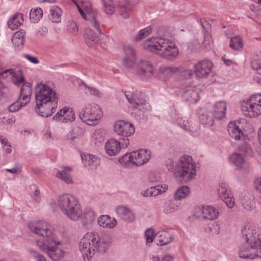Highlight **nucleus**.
Returning a JSON list of instances; mask_svg holds the SVG:
<instances>
[{
    "label": "nucleus",
    "instance_id": "6ab92c4d",
    "mask_svg": "<svg viewBox=\"0 0 261 261\" xmlns=\"http://www.w3.org/2000/svg\"><path fill=\"white\" fill-rule=\"evenodd\" d=\"M84 40L86 44L89 47H96V46L99 43L100 46L103 47L101 39L99 40L91 29L86 30Z\"/></svg>",
    "mask_w": 261,
    "mask_h": 261
},
{
    "label": "nucleus",
    "instance_id": "f3484780",
    "mask_svg": "<svg viewBox=\"0 0 261 261\" xmlns=\"http://www.w3.org/2000/svg\"><path fill=\"white\" fill-rule=\"evenodd\" d=\"M213 63L209 60H204L199 62L195 66V73L199 77L203 78L209 75L213 68Z\"/></svg>",
    "mask_w": 261,
    "mask_h": 261
},
{
    "label": "nucleus",
    "instance_id": "09e8293b",
    "mask_svg": "<svg viewBox=\"0 0 261 261\" xmlns=\"http://www.w3.org/2000/svg\"><path fill=\"white\" fill-rule=\"evenodd\" d=\"M178 125L182 128L183 129L186 131L194 132L193 127L191 126V124L187 120L182 117H178L176 120Z\"/></svg>",
    "mask_w": 261,
    "mask_h": 261
},
{
    "label": "nucleus",
    "instance_id": "b1692460",
    "mask_svg": "<svg viewBox=\"0 0 261 261\" xmlns=\"http://www.w3.org/2000/svg\"><path fill=\"white\" fill-rule=\"evenodd\" d=\"M226 103L224 101L216 102L214 105L213 115L217 119H221L226 115Z\"/></svg>",
    "mask_w": 261,
    "mask_h": 261
},
{
    "label": "nucleus",
    "instance_id": "c756f323",
    "mask_svg": "<svg viewBox=\"0 0 261 261\" xmlns=\"http://www.w3.org/2000/svg\"><path fill=\"white\" fill-rule=\"evenodd\" d=\"M114 218L107 215H101L97 219L98 224L102 227L111 229L114 227Z\"/></svg>",
    "mask_w": 261,
    "mask_h": 261
},
{
    "label": "nucleus",
    "instance_id": "9b49d317",
    "mask_svg": "<svg viewBox=\"0 0 261 261\" xmlns=\"http://www.w3.org/2000/svg\"><path fill=\"white\" fill-rule=\"evenodd\" d=\"M102 116V112L100 107L95 103L86 105L79 114L81 120L91 126L97 124Z\"/></svg>",
    "mask_w": 261,
    "mask_h": 261
},
{
    "label": "nucleus",
    "instance_id": "4468645a",
    "mask_svg": "<svg viewBox=\"0 0 261 261\" xmlns=\"http://www.w3.org/2000/svg\"><path fill=\"white\" fill-rule=\"evenodd\" d=\"M125 95L127 99L128 102L133 107L134 113L143 112L145 110H150V107L148 103L142 98L138 96L136 93H125Z\"/></svg>",
    "mask_w": 261,
    "mask_h": 261
},
{
    "label": "nucleus",
    "instance_id": "473e14b6",
    "mask_svg": "<svg viewBox=\"0 0 261 261\" xmlns=\"http://www.w3.org/2000/svg\"><path fill=\"white\" fill-rule=\"evenodd\" d=\"M57 99L52 104L48 105L47 107H44V108L40 110H36L38 114L42 117H48L55 112V108L57 107Z\"/></svg>",
    "mask_w": 261,
    "mask_h": 261
},
{
    "label": "nucleus",
    "instance_id": "49530a36",
    "mask_svg": "<svg viewBox=\"0 0 261 261\" xmlns=\"http://www.w3.org/2000/svg\"><path fill=\"white\" fill-rule=\"evenodd\" d=\"M43 15V11L40 8H37L34 10H31L30 13V19L34 23L37 22Z\"/></svg>",
    "mask_w": 261,
    "mask_h": 261
},
{
    "label": "nucleus",
    "instance_id": "4be33fe9",
    "mask_svg": "<svg viewBox=\"0 0 261 261\" xmlns=\"http://www.w3.org/2000/svg\"><path fill=\"white\" fill-rule=\"evenodd\" d=\"M182 98L186 101L194 103L199 100V96L198 91L195 87H188L185 89L182 94Z\"/></svg>",
    "mask_w": 261,
    "mask_h": 261
},
{
    "label": "nucleus",
    "instance_id": "79ce46f5",
    "mask_svg": "<svg viewBox=\"0 0 261 261\" xmlns=\"http://www.w3.org/2000/svg\"><path fill=\"white\" fill-rule=\"evenodd\" d=\"M129 144V139L125 137H121L115 139V155L119 153L121 149H125Z\"/></svg>",
    "mask_w": 261,
    "mask_h": 261
},
{
    "label": "nucleus",
    "instance_id": "5fc2aeb1",
    "mask_svg": "<svg viewBox=\"0 0 261 261\" xmlns=\"http://www.w3.org/2000/svg\"><path fill=\"white\" fill-rule=\"evenodd\" d=\"M251 66L253 69L258 71L261 68V58L257 55L254 56L251 61Z\"/></svg>",
    "mask_w": 261,
    "mask_h": 261
},
{
    "label": "nucleus",
    "instance_id": "72a5a7b5",
    "mask_svg": "<svg viewBox=\"0 0 261 261\" xmlns=\"http://www.w3.org/2000/svg\"><path fill=\"white\" fill-rule=\"evenodd\" d=\"M106 131L102 129H97L92 136V141L95 145L99 146L105 139Z\"/></svg>",
    "mask_w": 261,
    "mask_h": 261
},
{
    "label": "nucleus",
    "instance_id": "39448f33",
    "mask_svg": "<svg viewBox=\"0 0 261 261\" xmlns=\"http://www.w3.org/2000/svg\"><path fill=\"white\" fill-rule=\"evenodd\" d=\"M142 47L166 59L174 58L178 54V50L175 43L162 37L148 39L143 43Z\"/></svg>",
    "mask_w": 261,
    "mask_h": 261
},
{
    "label": "nucleus",
    "instance_id": "4d7b16f0",
    "mask_svg": "<svg viewBox=\"0 0 261 261\" xmlns=\"http://www.w3.org/2000/svg\"><path fill=\"white\" fill-rule=\"evenodd\" d=\"M145 236L147 243H152L153 238L156 237L154 235V230L151 228H148L146 230L145 232Z\"/></svg>",
    "mask_w": 261,
    "mask_h": 261
},
{
    "label": "nucleus",
    "instance_id": "2eb2a0df",
    "mask_svg": "<svg viewBox=\"0 0 261 261\" xmlns=\"http://www.w3.org/2000/svg\"><path fill=\"white\" fill-rule=\"evenodd\" d=\"M135 128L134 125L124 120H119L115 122V133L123 137L127 138L134 134Z\"/></svg>",
    "mask_w": 261,
    "mask_h": 261
},
{
    "label": "nucleus",
    "instance_id": "5701e85b",
    "mask_svg": "<svg viewBox=\"0 0 261 261\" xmlns=\"http://www.w3.org/2000/svg\"><path fill=\"white\" fill-rule=\"evenodd\" d=\"M25 34L23 30L20 29L13 35L11 41L16 50H20L23 48L25 42Z\"/></svg>",
    "mask_w": 261,
    "mask_h": 261
},
{
    "label": "nucleus",
    "instance_id": "2f4dec72",
    "mask_svg": "<svg viewBox=\"0 0 261 261\" xmlns=\"http://www.w3.org/2000/svg\"><path fill=\"white\" fill-rule=\"evenodd\" d=\"M155 236L158 238L161 245L167 244L172 240V234L165 230L158 231L155 233Z\"/></svg>",
    "mask_w": 261,
    "mask_h": 261
},
{
    "label": "nucleus",
    "instance_id": "f03ea898",
    "mask_svg": "<svg viewBox=\"0 0 261 261\" xmlns=\"http://www.w3.org/2000/svg\"><path fill=\"white\" fill-rule=\"evenodd\" d=\"M112 243V238L109 234H106L101 237L96 232H90L81 239L79 247L84 261H90L95 254L106 253Z\"/></svg>",
    "mask_w": 261,
    "mask_h": 261
},
{
    "label": "nucleus",
    "instance_id": "ddd939ff",
    "mask_svg": "<svg viewBox=\"0 0 261 261\" xmlns=\"http://www.w3.org/2000/svg\"><path fill=\"white\" fill-rule=\"evenodd\" d=\"M155 68L151 63L146 60L139 61L136 68L137 74L143 80H148L154 75Z\"/></svg>",
    "mask_w": 261,
    "mask_h": 261
},
{
    "label": "nucleus",
    "instance_id": "0eeeda50",
    "mask_svg": "<svg viewBox=\"0 0 261 261\" xmlns=\"http://www.w3.org/2000/svg\"><path fill=\"white\" fill-rule=\"evenodd\" d=\"M173 174L179 180L185 182L195 179L197 167L192 158L187 155L181 156L176 163Z\"/></svg>",
    "mask_w": 261,
    "mask_h": 261
},
{
    "label": "nucleus",
    "instance_id": "20e7f679",
    "mask_svg": "<svg viewBox=\"0 0 261 261\" xmlns=\"http://www.w3.org/2000/svg\"><path fill=\"white\" fill-rule=\"evenodd\" d=\"M242 233L246 243L240 248V257L249 259L261 258V239L258 236L256 237V229L253 226H245Z\"/></svg>",
    "mask_w": 261,
    "mask_h": 261
},
{
    "label": "nucleus",
    "instance_id": "69168bd1",
    "mask_svg": "<svg viewBox=\"0 0 261 261\" xmlns=\"http://www.w3.org/2000/svg\"><path fill=\"white\" fill-rule=\"evenodd\" d=\"M254 187L258 192L261 193V178H257L255 180Z\"/></svg>",
    "mask_w": 261,
    "mask_h": 261
},
{
    "label": "nucleus",
    "instance_id": "603ef678",
    "mask_svg": "<svg viewBox=\"0 0 261 261\" xmlns=\"http://www.w3.org/2000/svg\"><path fill=\"white\" fill-rule=\"evenodd\" d=\"M22 100L19 99L18 101H16L12 103L8 107V110L10 112H15L18 111L21 107L26 106L28 102H23Z\"/></svg>",
    "mask_w": 261,
    "mask_h": 261
},
{
    "label": "nucleus",
    "instance_id": "9d476101",
    "mask_svg": "<svg viewBox=\"0 0 261 261\" xmlns=\"http://www.w3.org/2000/svg\"><path fill=\"white\" fill-rule=\"evenodd\" d=\"M35 91L37 110L47 107L57 99L55 91L46 85L37 84L35 88Z\"/></svg>",
    "mask_w": 261,
    "mask_h": 261
},
{
    "label": "nucleus",
    "instance_id": "ea45409f",
    "mask_svg": "<svg viewBox=\"0 0 261 261\" xmlns=\"http://www.w3.org/2000/svg\"><path fill=\"white\" fill-rule=\"evenodd\" d=\"M80 90L83 91L87 95L100 96L99 91L96 88L87 86L85 83L79 84Z\"/></svg>",
    "mask_w": 261,
    "mask_h": 261
},
{
    "label": "nucleus",
    "instance_id": "cd10ccee",
    "mask_svg": "<svg viewBox=\"0 0 261 261\" xmlns=\"http://www.w3.org/2000/svg\"><path fill=\"white\" fill-rule=\"evenodd\" d=\"M82 159L85 166H89L91 169H95L100 164V160L92 154L82 155Z\"/></svg>",
    "mask_w": 261,
    "mask_h": 261
},
{
    "label": "nucleus",
    "instance_id": "e433bc0d",
    "mask_svg": "<svg viewBox=\"0 0 261 261\" xmlns=\"http://www.w3.org/2000/svg\"><path fill=\"white\" fill-rule=\"evenodd\" d=\"M180 203L174 199L170 200L164 205V212L165 214H170L178 210Z\"/></svg>",
    "mask_w": 261,
    "mask_h": 261
},
{
    "label": "nucleus",
    "instance_id": "8fccbe9b",
    "mask_svg": "<svg viewBox=\"0 0 261 261\" xmlns=\"http://www.w3.org/2000/svg\"><path fill=\"white\" fill-rule=\"evenodd\" d=\"M83 133L82 128L75 126L73 127L72 130L67 134V138L68 139L73 141L75 138H77Z\"/></svg>",
    "mask_w": 261,
    "mask_h": 261
},
{
    "label": "nucleus",
    "instance_id": "3c124183",
    "mask_svg": "<svg viewBox=\"0 0 261 261\" xmlns=\"http://www.w3.org/2000/svg\"><path fill=\"white\" fill-rule=\"evenodd\" d=\"M105 150L106 153L109 156H113L114 155V139H110L107 141Z\"/></svg>",
    "mask_w": 261,
    "mask_h": 261
},
{
    "label": "nucleus",
    "instance_id": "a18cd8bd",
    "mask_svg": "<svg viewBox=\"0 0 261 261\" xmlns=\"http://www.w3.org/2000/svg\"><path fill=\"white\" fill-rule=\"evenodd\" d=\"M151 32V29L150 28H146L140 30L138 33L132 37V40L134 42H138L148 36Z\"/></svg>",
    "mask_w": 261,
    "mask_h": 261
},
{
    "label": "nucleus",
    "instance_id": "bf43d9fd",
    "mask_svg": "<svg viewBox=\"0 0 261 261\" xmlns=\"http://www.w3.org/2000/svg\"><path fill=\"white\" fill-rule=\"evenodd\" d=\"M68 29L70 31L73 35H76L78 33V28L77 24L75 21H72L68 22Z\"/></svg>",
    "mask_w": 261,
    "mask_h": 261
},
{
    "label": "nucleus",
    "instance_id": "412c9836",
    "mask_svg": "<svg viewBox=\"0 0 261 261\" xmlns=\"http://www.w3.org/2000/svg\"><path fill=\"white\" fill-rule=\"evenodd\" d=\"M116 211L118 217L125 221L132 222L135 219V214L127 207L119 206L117 207Z\"/></svg>",
    "mask_w": 261,
    "mask_h": 261
},
{
    "label": "nucleus",
    "instance_id": "a878e982",
    "mask_svg": "<svg viewBox=\"0 0 261 261\" xmlns=\"http://www.w3.org/2000/svg\"><path fill=\"white\" fill-rule=\"evenodd\" d=\"M203 219L214 220L218 218L219 213L215 208L210 206H203L201 210Z\"/></svg>",
    "mask_w": 261,
    "mask_h": 261
},
{
    "label": "nucleus",
    "instance_id": "0e129e2a",
    "mask_svg": "<svg viewBox=\"0 0 261 261\" xmlns=\"http://www.w3.org/2000/svg\"><path fill=\"white\" fill-rule=\"evenodd\" d=\"M241 149L245 152L246 155H249L252 153L251 148L248 144H245Z\"/></svg>",
    "mask_w": 261,
    "mask_h": 261
},
{
    "label": "nucleus",
    "instance_id": "c85d7f7f",
    "mask_svg": "<svg viewBox=\"0 0 261 261\" xmlns=\"http://www.w3.org/2000/svg\"><path fill=\"white\" fill-rule=\"evenodd\" d=\"M230 162L239 169L245 168L247 166V164L243 156L239 153H233L230 158Z\"/></svg>",
    "mask_w": 261,
    "mask_h": 261
},
{
    "label": "nucleus",
    "instance_id": "13d9d810",
    "mask_svg": "<svg viewBox=\"0 0 261 261\" xmlns=\"http://www.w3.org/2000/svg\"><path fill=\"white\" fill-rule=\"evenodd\" d=\"M68 110V108L66 107L61 109L53 117V119L61 121L62 122V120H63V117L65 116V115L66 114Z\"/></svg>",
    "mask_w": 261,
    "mask_h": 261
},
{
    "label": "nucleus",
    "instance_id": "aec40b11",
    "mask_svg": "<svg viewBox=\"0 0 261 261\" xmlns=\"http://www.w3.org/2000/svg\"><path fill=\"white\" fill-rule=\"evenodd\" d=\"M168 189V186L166 184L158 185L143 191L141 195L143 197H155L166 192Z\"/></svg>",
    "mask_w": 261,
    "mask_h": 261
},
{
    "label": "nucleus",
    "instance_id": "1a4fd4ad",
    "mask_svg": "<svg viewBox=\"0 0 261 261\" xmlns=\"http://www.w3.org/2000/svg\"><path fill=\"white\" fill-rule=\"evenodd\" d=\"M151 151L146 149H139L129 153H125L119 159L120 164L124 167L131 168L144 165L151 158Z\"/></svg>",
    "mask_w": 261,
    "mask_h": 261
},
{
    "label": "nucleus",
    "instance_id": "e2e57ef3",
    "mask_svg": "<svg viewBox=\"0 0 261 261\" xmlns=\"http://www.w3.org/2000/svg\"><path fill=\"white\" fill-rule=\"evenodd\" d=\"M23 57L33 64H38L39 63V60L36 57L32 56L29 54H24Z\"/></svg>",
    "mask_w": 261,
    "mask_h": 261
},
{
    "label": "nucleus",
    "instance_id": "393cba45",
    "mask_svg": "<svg viewBox=\"0 0 261 261\" xmlns=\"http://www.w3.org/2000/svg\"><path fill=\"white\" fill-rule=\"evenodd\" d=\"M96 215L94 212L90 209L86 208L84 212H82L81 216L79 217V219L83 220V225L86 227H88L94 222Z\"/></svg>",
    "mask_w": 261,
    "mask_h": 261
},
{
    "label": "nucleus",
    "instance_id": "a19ab883",
    "mask_svg": "<svg viewBox=\"0 0 261 261\" xmlns=\"http://www.w3.org/2000/svg\"><path fill=\"white\" fill-rule=\"evenodd\" d=\"M118 9L120 15L124 18H129L132 13V8L127 3L119 4Z\"/></svg>",
    "mask_w": 261,
    "mask_h": 261
},
{
    "label": "nucleus",
    "instance_id": "f8f14e48",
    "mask_svg": "<svg viewBox=\"0 0 261 261\" xmlns=\"http://www.w3.org/2000/svg\"><path fill=\"white\" fill-rule=\"evenodd\" d=\"M241 110L244 115L256 117L261 114V94L251 95L242 105Z\"/></svg>",
    "mask_w": 261,
    "mask_h": 261
},
{
    "label": "nucleus",
    "instance_id": "6e6d98bb",
    "mask_svg": "<svg viewBox=\"0 0 261 261\" xmlns=\"http://www.w3.org/2000/svg\"><path fill=\"white\" fill-rule=\"evenodd\" d=\"M75 120V115L72 112V111H70L69 109L68 108V110L67 111L66 114L65 115V116L63 117V120H62V122L63 123H67V122H71Z\"/></svg>",
    "mask_w": 261,
    "mask_h": 261
},
{
    "label": "nucleus",
    "instance_id": "f704fd0d",
    "mask_svg": "<svg viewBox=\"0 0 261 261\" xmlns=\"http://www.w3.org/2000/svg\"><path fill=\"white\" fill-rule=\"evenodd\" d=\"M178 70L179 68L177 67L162 66L160 67L159 72L164 76L169 77Z\"/></svg>",
    "mask_w": 261,
    "mask_h": 261
},
{
    "label": "nucleus",
    "instance_id": "423d86ee",
    "mask_svg": "<svg viewBox=\"0 0 261 261\" xmlns=\"http://www.w3.org/2000/svg\"><path fill=\"white\" fill-rule=\"evenodd\" d=\"M76 6L80 14L87 21L89 26L94 28L102 39H107V37L102 32L99 22L100 15L96 9L91 7L90 0H72Z\"/></svg>",
    "mask_w": 261,
    "mask_h": 261
},
{
    "label": "nucleus",
    "instance_id": "7c9ffc66",
    "mask_svg": "<svg viewBox=\"0 0 261 261\" xmlns=\"http://www.w3.org/2000/svg\"><path fill=\"white\" fill-rule=\"evenodd\" d=\"M23 21V15L21 13L15 14L8 21L9 28L12 30L17 29Z\"/></svg>",
    "mask_w": 261,
    "mask_h": 261
},
{
    "label": "nucleus",
    "instance_id": "680f3d73",
    "mask_svg": "<svg viewBox=\"0 0 261 261\" xmlns=\"http://www.w3.org/2000/svg\"><path fill=\"white\" fill-rule=\"evenodd\" d=\"M30 252L36 259L37 261H46L45 257L40 255L37 251L34 250H30Z\"/></svg>",
    "mask_w": 261,
    "mask_h": 261
},
{
    "label": "nucleus",
    "instance_id": "7ed1b4c3",
    "mask_svg": "<svg viewBox=\"0 0 261 261\" xmlns=\"http://www.w3.org/2000/svg\"><path fill=\"white\" fill-rule=\"evenodd\" d=\"M2 78L11 81L14 85L19 86L23 83L20 90L19 99L30 102L32 93V87L30 83L24 82V79L21 70H14L13 69H6L0 72V104L3 103L8 96L10 90L3 81Z\"/></svg>",
    "mask_w": 261,
    "mask_h": 261
},
{
    "label": "nucleus",
    "instance_id": "f257e3e1",
    "mask_svg": "<svg viewBox=\"0 0 261 261\" xmlns=\"http://www.w3.org/2000/svg\"><path fill=\"white\" fill-rule=\"evenodd\" d=\"M29 227L31 231L43 238L42 241H37L36 244L52 260H58L64 256V252L57 247L60 242L57 240L51 225L39 221L30 223Z\"/></svg>",
    "mask_w": 261,
    "mask_h": 261
},
{
    "label": "nucleus",
    "instance_id": "c03bdc74",
    "mask_svg": "<svg viewBox=\"0 0 261 261\" xmlns=\"http://www.w3.org/2000/svg\"><path fill=\"white\" fill-rule=\"evenodd\" d=\"M229 47L234 50H241L243 47L242 38L239 36L232 37L230 39Z\"/></svg>",
    "mask_w": 261,
    "mask_h": 261
},
{
    "label": "nucleus",
    "instance_id": "dca6fc26",
    "mask_svg": "<svg viewBox=\"0 0 261 261\" xmlns=\"http://www.w3.org/2000/svg\"><path fill=\"white\" fill-rule=\"evenodd\" d=\"M218 194L228 207H233L235 203L234 199L227 184L223 182L220 184L218 189Z\"/></svg>",
    "mask_w": 261,
    "mask_h": 261
},
{
    "label": "nucleus",
    "instance_id": "864d4df0",
    "mask_svg": "<svg viewBox=\"0 0 261 261\" xmlns=\"http://www.w3.org/2000/svg\"><path fill=\"white\" fill-rule=\"evenodd\" d=\"M103 10L108 15L113 14L114 6L112 0H105L103 1Z\"/></svg>",
    "mask_w": 261,
    "mask_h": 261
},
{
    "label": "nucleus",
    "instance_id": "c9c22d12",
    "mask_svg": "<svg viewBox=\"0 0 261 261\" xmlns=\"http://www.w3.org/2000/svg\"><path fill=\"white\" fill-rule=\"evenodd\" d=\"M62 10L57 6H53L50 9V20L53 22L58 23L61 21Z\"/></svg>",
    "mask_w": 261,
    "mask_h": 261
},
{
    "label": "nucleus",
    "instance_id": "58836bf2",
    "mask_svg": "<svg viewBox=\"0 0 261 261\" xmlns=\"http://www.w3.org/2000/svg\"><path fill=\"white\" fill-rule=\"evenodd\" d=\"M199 120L201 124L207 126H212L214 122L213 114L210 111L201 114L199 117Z\"/></svg>",
    "mask_w": 261,
    "mask_h": 261
},
{
    "label": "nucleus",
    "instance_id": "774afa93",
    "mask_svg": "<svg viewBox=\"0 0 261 261\" xmlns=\"http://www.w3.org/2000/svg\"><path fill=\"white\" fill-rule=\"evenodd\" d=\"M15 121V117L11 116V117L7 118L6 120V123L7 124H13Z\"/></svg>",
    "mask_w": 261,
    "mask_h": 261
},
{
    "label": "nucleus",
    "instance_id": "de8ad7c7",
    "mask_svg": "<svg viewBox=\"0 0 261 261\" xmlns=\"http://www.w3.org/2000/svg\"><path fill=\"white\" fill-rule=\"evenodd\" d=\"M56 177L67 184H72L73 183V179L68 173H65L64 171H58L56 175Z\"/></svg>",
    "mask_w": 261,
    "mask_h": 261
},
{
    "label": "nucleus",
    "instance_id": "4c0bfd02",
    "mask_svg": "<svg viewBox=\"0 0 261 261\" xmlns=\"http://www.w3.org/2000/svg\"><path fill=\"white\" fill-rule=\"evenodd\" d=\"M190 192V188L188 186H181L176 191L174 195V199L176 200H180L182 199L186 198L188 196Z\"/></svg>",
    "mask_w": 261,
    "mask_h": 261
},
{
    "label": "nucleus",
    "instance_id": "37998d69",
    "mask_svg": "<svg viewBox=\"0 0 261 261\" xmlns=\"http://www.w3.org/2000/svg\"><path fill=\"white\" fill-rule=\"evenodd\" d=\"M242 206L247 210H252L255 207L253 198L249 195H245L241 199Z\"/></svg>",
    "mask_w": 261,
    "mask_h": 261
},
{
    "label": "nucleus",
    "instance_id": "052dcab7",
    "mask_svg": "<svg viewBox=\"0 0 261 261\" xmlns=\"http://www.w3.org/2000/svg\"><path fill=\"white\" fill-rule=\"evenodd\" d=\"M193 75V71L190 69H186L180 72V75L184 79H190Z\"/></svg>",
    "mask_w": 261,
    "mask_h": 261
},
{
    "label": "nucleus",
    "instance_id": "a211bd4d",
    "mask_svg": "<svg viewBox=\"0 0 261 261\" xmlns=\"http://www.w3.org/2000/svg\"><path fill=\"white\" fill-rule=\"evenodd\" d=\"M124 55L122 59L123 64L128 68H132L136 62L135 50L132 46L126 45L124 46Z\"/></svg>",
    "mask_w": 261,
    "mask_h": 261
},
{
    "label": "nucleus",
    "instance_id": "338daca9",
    "mask_svg": "<svg viewBox=\"0 0 261 261\" xmlns=\"http://www.w3.org/2000/svg\"><path fill=\"white\" fill-rule=\"evenodd\" d=\"M61 170L60 171H64L65 173H69L72 171V168L69 166H63L61 167Z\"/></svg>",
    "mask_w": 261,
    "mask_h": 261
},
{
    "label": "nucleus",
    "instance_id": "6e6552de",
    "mask_svg": "<svg viewBox=\"0 0 261 261\" xmlns=\"http://www.w3.org/2000/svg\"><path fill=\"white\" fill-rule=\"evenodd\" d=\"M58 205L62 212L69 219L77 221L82 214V209L78 199L70 194H64L58 197Z\"/></svg>",
    "mask_w": 261,
    "mask_h": 261
},
{
    "label": "nucleus",
    "instance_id": "bb28decb",
    "mask_svg": "<svg viewBox=\"0 0 261 261\" xmlns=\"http://www.w3.org/2000/svg\"><path fill=\"white\" fill-rule=\"evenodd\" d=\"M227 129L230 137L236 140H239L244 137L243 132L236 123L229 122Z\"/></svg>",
    "mask_w": 261,
    "mask_h": 261
}]
</instances>
